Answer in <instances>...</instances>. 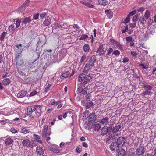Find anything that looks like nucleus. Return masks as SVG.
Segmentation results:
<instances>
[{
    "label": "nucleus",
    "mask_w": 156,
    "mask_h": 156,
    "mask_svg": "<svg viewBox=\"0 0 156 156\" xmlns=\"http://www.w3.org/2000/svg\"><path fill=\"white\" fill-rule=\"evenodd\" d=\"M93 75L92 74L86 75L85 74L81 73L78 76V80L80 82H81L83 87H84L90 82L91 79L93 78Z\"/></svg>",
    "instance_id": "f257e3e1"
},
{
    "label": "nucleus",
    "mask_w": 156,
    "mask_h": 156,
    "mask_svg": "<svg viewBox=\"0 0 156 156\" xmlns=\"http://www.w3.org/2000/svg\"><path fill=\"white\" fill-rule=\"evenodd\" d=\"M13 22H14V23L11 24L8 28L10 32H12L14 31H17L18 30L17 28L20 26L21 20L19 19H16L14 20Z\"/></svg>",
    "instance_id": "f03ea898"
},
{
    "label": "nucleus",
    "mask_w": 156,
    "mask_h": 156,
    "mask_svg": "<svg viewBox=\"0 0 156 156\" xmlns=\"http://www.w3.org/2000/svg\"><path fill=\"white\" fill-rule=\"evenodd\" d=\"M111 130H112V126H110L109 127L107 126H105L102 128L101 130V134L102 136H104L108 133L111 132Z\"/></svg>",
    "instance_id": "7ed1b4c3"
},
{
    "label": "nucleus",
    "mask_w": 156,
    "mask_h": 156,
    "mask_svg": "<svg viewBox=\"0 0 156 156\" xmlns=\"http://www.w3.org/2000/svg\"><path fill=\"white\" fill-rule=\"evenodd\" d=\"M125 138L124 137L121 136L117 139L116 143L120 146H122L125 143Z\"/></svg>",
    "instance_id": "20e7f679"
},
{
    "label": "nucleus",
    "mask_w": 156,
    "mask_h": 156,
    "mask_svg": "<svg viewBox=\"0 0 156 156\" xmlns=\"http://www.w3.org/2000/svg\"><path fill=\"white\" fill-rule=\"evenodd\" d=\"M30 142L28 139H24L22 142V145L24 147H32L33 146L30 144Z\"/></svg>",
    "instance_id": "39448f33"
},
{
    "label": "nucleus",
    "mask_w": 156,
    "mask_h": 156,
    "mask_svg": "<svg viewBox=\"0 0 156 156\" xmlns=\"http://www.w3.org/2000/svg\"><path fill=\"white\" fill-rule=\"evenodd\" d=\"M106 49L103 47V45H100L99 48V55L100 56H103L106 52Z\"/></svg>",
    "instance_id": "423d86ee"
},
{
    "label": "nucleus",
    "mask_w": 156,
    "mask_h": 156,
    "mask_svg": "<svg viewBox=\"0 0 156 156\" xmlns=\"http://www.w3.org/2000/svg\"><path fill=\"white\" fill-rule=\"evenodd\" d=\"M119 147L116 142H112L110 146V148L111 150L115 151L117 150Z\"/></svg>",
    "instance_id": "0eeeda50"
},
{
    "label": "nucleus",
    "mask_w": 156,
    "mask_h": 156,
    "mask_svg": "<svg viewBox=\"0 0 156 156\" xmlns=\"http://www.w3.org/2000/svg\"><path fill=\"white\" fill-rule=\"evenodd\" d=\"M145 151V149L143 146H140L136 150V153L138 155H141L143 154Z\"/></svg>",
    "instance_id": "6e6552de"
},
{
    "label": "nucleus",
    "mask_w": 156,
    "mask_h": 156,
    "mask_svg": "<svg viewBox=\"0 0 156 156\" xmlns=\"http://www.w3.org/2000/svg\"><path fill=\"white\" fill-rule=\"evenodd\" d=\"M32 20L30 17H26L22 19V25L23 26L25 27L28 23L31 21Z\"/></svg>",
    "instance_id": "1a4fd4ad"
},
{
    "label": "nucleus",
    "mask_w": 156,
    "mask_h": 156,
    "mask_svg": "<svg viewBox=\"0 0 156 156\" xmlns=\"http://www.w3.org/2000/svg\"><path fill=\"white\" fill-rule=\"evenodd\" d=\"M36 150L38 154L40 155L43 154L44 153V149L40 146H37Z\"/></svg>",
    "instance_id": "9d476101"
},
{
    "label": "nucleus",
    "mask_w": 156,
    "mask_h": 156,
    "mask_svg": "<svg viewBox=\"0 0 156 156\" xmlns=\"http://www.w3.org/2000/svg\"><path fill=\"white\" fill-rule=\"evenodd\" d=\"M96 57L95 55H93L91 56L90 59L89 60L88 63L90 65L93 66L94 64L96 62Z\"/></svg>",
    "instance_id": "9b49d317"
},
{
    "label": "nucleus",
    "mask_w": 156,
    "mask_h": 156,
    "mask_svg": "<svg viewBox=\"0 0 156 156\" xmlns=\"http://www.w3.org/2000/svg\"><path fill=\"white\" fill-rule=\"evenodd\" d=\"M121 126L119 125L115 126V127H113L112 126V130L111 131L112 133H115L119 131V130L121 128Z\"/></svg>",
    "instance_id": "f8f14e48"
},
{
    "label": "nucleus",
    "mask_w": 156,
    "mask_h": 156,
    "mask_svg": "<svg viewBox=\"0 0 156 156\" xmlns=\"http://www.w3.org/2000/svg\"><path fill=\"white\" fill-rule=\"evenodd\" d=\"M109 122V119L107 117L103 118L101 121L100 123L102 124L106 125Z\"/></svg>",
    "instance_id": "ddd939ff"
},
{
    "label": "nucleus",
    "mask_w": 156,
    "mask_h": 156,
    "mask_svg": "<svg viewBox=\"0 0 156 156\" xmlns=\"http://www.w3.org/2000/svg\"><path fill=\"white\" fill-rule=\"evenodd\" d=\"M27 92L24 91H21L19 93L16 94V96L19 98H21L25 96Z\"/></svg>",
    "instance_id": "4468645a"
},
{
    "label": "nucleus",
    "mask_w": 156,
    "mask_h": 156,
    "mask_svg": "<svg viewBox=\"0 0 156 156\" xmlns=\"http://www.w3.org/2000/svg\"><path fill=\"white\" fill-rule=\"evenodd\" d=\"M93 66L92 65H90L88 63H86L83 69V72L85 73L87 72L92 68Z\"/></svg>",
    "instance_id": "2eb2a0df"
},
{
    "label": "nucleus",
    "mask_w": 156,
    "mask_h": 156,
    "mask_svg": "<svg viewBox=\"0 0 156 156\" xmlns=\"http://www.w3.org/2000/svg\"><path fill=\"white\" fill-rule=\"evenodd\" d=\"M30 3V0H27L20 7V10L22 11L24 10L25 7L28 6Z\"/></svg>",
    "instance_id": "dca6fc26"
},
{
    "label": "nucleus",
    "mask_w": 156,
    "mask_h": 156,
    "mask_svg": "<svg viewBox=\"0 0 156 156\" xmlns=\"http://www.w3.org/2000/svg\"><path fill=\"white\" fill-rule=\"evenodd\" d=\"M61 27L60 25V23H55L53 24L52 26V29H57L58 30H59L61 29Z\"/></svg>",
    "instance_id": "f3484780"
},
{
    "label": "nucleus",
    "mask_w": 156,
    "mask_h": 156,
    "mask_svg": "<svg viewBox=\"0 0 156 156\" xmlns=\"http://www.w3.org/2000/svg\"><path fill=\"white\" fill-rule=\"evenodd\" d=\"M13 140L10 137L7 138L5 141V144L6 145H11L13 142Z\"/></svg>",
    "instance_id": "a211bd4d"
},
{
    "label": "nucleus",
    "mask_w": 156,
    "mask_h": 156,
    "mask_svg": "<svg viewBox=\"0 0 156 156\" xmlns=\"http://www.w3.org/2000/svg\"><path fill=\"white\" fill-rule=\"evenodd\" d=\"M96 116L95 113H92L90 114L89 116V122H92V121H95V120Z\"/></svg>",
    "instance_id": "6ab92c4d"
},
{
    "label": "nucleus",
    "mask_w": 156,
    "mask_h": 156,
    "mask_svg": "<svg viewBox=\"0 0 156 156\" xmlns=\"http://www.w3.org/2000/svg\"><path fill=\"white\" fill-rule=\"evenodd\" d=\"M48 129V126L47 125H45L44 126L43 129V132L42 134V136L44 138H45L47 136Z\"/></svg>",
    "instance_id": "aec40b11"
},
{
    "label": "nucleus",
    "mask_w": 156,
    "mask_h": 156,
    "mask_svg": "<svg viewBox=\"0 0 156 156\" xmlns=\"http://www.w3.org/2000/svg\"><path fill=\"white\" fill-rule=\"evenodd\" d=\"M80 3L85 5L88 7L93 8L94 6L93 5H92L87 2L80 1Z\"/></svg>",
    "instance_id": "412c9836"
},
{
    "label": "nucleus",
    "mask_w": 156,
    "mask_h": 156,
    "mask_svg": "<svg viewBox=\"0 0 156 156\" xmlns=\"http://www.w3.org/2000/svg\"><path fill=\"white\" fill-rule=\"evenodd\" d=\"M101 128L100 124L99 123H95L93 125V128L95 131H98Z\"/></svg>",
    "instance_id": "4be33fe9"
},
{
    "label": "nucleus",
    "mask_w": 156,
    "mask_h": 156,
    "mask_svg": "<svg viewBox=\"0 0 156 156\" xmlns=\"http://www.w3.org/2000/svg\"><path fill=\"white\" fill-rule=\"evenodd\" d=\"M70 74V72L69 71H67L66 72L63 73L62 75L60 76V78L61 79H63L65 78H66Z\"/></svg>",
    "instance_id": "5701e85b"
},
{
    "label": "nucleus",
    "mask_w": 156,
    "mask_h": 156,
    "mask_svg": "<svg viewBox=\"0 0 156 156\" xmlns=\"http://www.w3.org/2000/svg\"><path fill=\"white\" fill-rule=\"evenodd\" d=\"M83 49L84 52L87 53L89 52L90 48L88 44H85L83 47Z\"/></svg>",
    "instance_id": "b1692460"
},
{
    "label": "nucleus",
    "mask_w": 156,
    "mask_h": 156,
    "mask_svg": "<svg viewBox=\"0 0 156 156\" xmlns=\"http://www.w3.org/2000/svg\"><path fill=\"white\" fill-rule=\"evenodd\" d=\"M142 87L144 89L146 90H152L153 87L149 85L145 84Z\"/></svg>",
    "instance_id": "393cba45"
},
{
    "label": "nucleus",
    "mask_w": 156,
    "mask_h": 156,
    "mask_svg": "<svg viewBox=\"0 0 156 156\" xmlns=\"http://www.w3.org/2000/svg\"><path fill=\"white\" fill-rule=\"evenodd\" d=\"M106 13L107 17L109 19L111 18L113 16V13L112 12L109 10H106L105 11Z\"/></svg>",
    "instance_id": "a878e982"
},
{
    "label": "nucleus",
    "mask_w": 156,
    "mask_h": 156,
    "mask_svg": "<svg viewBox=\"0 0 156 156\" xmlns=\"http://www.w3.org/2000/svg\"><path fill=\"white\" fill-rule=\"evenodd\" d=\"M98 2L100 5L103 6H105L108 3V2L106 0H98Z\"/></svg>",
    "instance_id": "bb28decb"
},
{
    "label": "nucleus",
    "mask_w": 156,
    "mask_h": 156,
    "mask_svg": "<svg viewBox=\"0 0 156 156\" xmlns=\"http://www.w3.org/2000/svg\"><path fill=\"white\" fill-rule=\"evenodd\" d=\"M51 23V20L49 19H46L43 22V24L45 26H48Z\"/></svg>",
    "instance_id": "cd10ccee"
},
{
    "label": "nucleus",
    "mask_w": 156,
    "mask_h": 156,
    "mask_svg": "<svg viewBox=\"0 0 156 156\" xmlns=\"http://www.w3.org/2000/svg\"><path fill=\"white\" fill-rule=\"evenodd\" d=\"M125 151L122 149L119 151L117 156H124L125 154Z\"/></svg>",
    "instance_id": "c85d7f7f"
},
{
    "label": "nucleus",
    "mask_w": 156,
    "mask_h": 156,
    "mask_svg": "<svg viewBox=\"0 0 156 156\" xmlns=\"http://www.w3.org/2000/svg\"><path fill=\"white\" fill-rule=\"evenodd\" d=\"M10 80L9 78L4 79L3 81V83L4 85L6 86L10 83Z\"/></svg>",
    "instance_id": "c756f323"
},
{
    "label": "nucleus",
    "mask_w": 156,
    "mask_h": 156,
    "mask_svg": "<svg viewBox=\"0 0 156 156\" xmlns=\"http://www.w3.org/2000/svg\"><path fill=\"white\" fill-rule=\"evenodd\" d=\"M50 58L52 62H55L57 60V56L54 55H50Z\"/></svg>",
    "instance_id": "7c9ffc66"
},
{
    "label": "nucleus",
    "mask_w": 156,
    "mask_h": 156,
    "mask_svg": "<svg viewBox=\"0 0 156 156\" xmlns=\"http://www.w3.org/2000/svg\"><path fill=\"white\" fill-rule=\"evenodd\" d=\"M150 12L148 10H146L144 15V17L146 19H148L150 16Z\"/></svg>",
    "instance_id": "2f4dec72"
},
{
    "label": "nucleus",
    "mask_w": 156,
    "mask_h": 156,
    "mask_svg": "<svg viewBox=\"0 0 156 156\" xmlns=\"http://www.w3.org/2000/svg\"><path fill=\"white\" fill-rule=\"evenodd\" d=\"M88 38V36L86 34H83L81 36L80 38H79V40H85L86 39Z\"/></svg>",
    "instance_id": "473e14b6"
},
{
    "label": "nucleus",
    "mask_w": 156,
    "mask_h": 156,
    "mask_svg": "<svg viewBox=\"0 0 156 156\" xmlns=\"http://www.w3.org/2000/svg\"><path fill=\"white\" fill-rule=\"evenodd\" d=\"M93 103L92 101L87 102L85 105V107L86 109L90 108L93 105Z\"/></svg>",
    "instance_id": "72a5a7b5"
},
{
    "label": "nucleus",
    "mask_w": 156,
    "mask_h": 156,
    "mask_svg": "<svg viewBox=\"0 0 156 156\" xmlns=\"http://www.w3.org/2000/svg\"><path fill=\"white\" fill-rule=\"evenodd\" d=\"M32 108L31 107H29L27 108V113L28 115H31L33 112Z\"/></svg>",
    "instance_id": "f704fd0d"
},
{
    "label": "nucleus",
    "mask_w": 156,
    "mask_h": 156,
    "mask_svg": "<svg viewBox=\"0 0 156 156\" xmlns=\"http://www.w3.org/2000/svg\"><path fill=\"white\" fill-rule=\"evenodd\" d=\"M115 45L119 50H121L122 49V46L119 42L118 41Z\"/></svg>",
    "instance_id": "c9c22d12"
},
{
    "label": "nucleus",
    "mask_w": 156,
    "mask_h": 156,
    "mask_svg": "<svg viewBox=\"0 0 156 156\" xmlns=\"http://www.w3.org/2000/svg\"><path fill=\"white\" fill-rule=\"evenodd\" d=\"M21 132L23 133L26 134L29 133L30 132V131L28 129L23 128L21 129Z\"/></svg>",
    "instance_id": "e433bc0d"
},
{
    "label": "nucleus",
    "mask_w": 156,
    "mask_h": 156,
    "mask_svg": "<svg viewBox=\"0 0 156 156\" xmlns=\"http://www.w3.org/2000/svg\"><path fill=\"white\" fill-rule=\"evenodd\" d=\"M7 34V33L5 32H3L0 38V40L2 41L3 39L6 36Z\"/></svg>",
    "instance_id": "4c0bfd02"
},
{
    "label": "nucleus",
    "mask_w": 156,
    "mask_h": 156,
    "mask_svg": "<svg viewBox=\"0 0 156 156\" xmlns=\"http://www.w3.org/2000/svg\"><path fill=\"white\" fill-rule=\"evenodd\" d=\"M139 14H136L133 17L132 21L134 22H136L139 19Z\"/></svg>",
    "instance_id": "58836bf2"
},
{
    "label": "nucleus",
    "mask_w": 156,
    "mask_h": 156,
    "mask_svg": "<svg viewBox=\"0 0 156 156\" xmlns=\"http://www.w3.org/2000/svg\"><path fill=\"white\" fill-rule=\"evenodd\" d=\"M51 150L53 152L56 154L59 153L61 151V150L60 149H57L54 148H52Z\"/></svg>",
    "instance_id": "ea45409f"
},
{
    "label": "nucleus",
    "mask_w": 156,
    "mask_h": 156,
    "mask_svg": "<svg viewBox=\"0 0 156 156\" xmlns=\"http://www.w3.org/2000/svg\"><path fill=\"white\" fill-rule=\"evenodd\" d=\"M89 89L87 87H85L83 89H82L81 93L83 95H85L87 93V91Z\"/></svg>",
    "instance_id": "a19ab883"
},
{
    "label": "nucleus",
    "mask_w": 156,
    "mask_h": 156,
    "mask_svg": "<svg viewBox=\"0 0 156 156\" xmlns=\"http://www.w3.org/2000/svg\"><path fill=\"white\" fill-rule=\"evenodd\" d=\"M60 25L62 26L61 29L62 28H66L67 27H69L70 26L69 25H68L67 24L64 23H63L61 24H60Z\"/></svg>",
    "instance_id": "79ce46f5"
},
{
    "label": "nucleus",
    "mask_w": 156,
    "mask_h": 156,
    "mask_svg": "<svg viewBox=\"0 0 156 156\" xmlns=\"http://www.w3.org/2000/svg\"><path fill=\"white\" fill-rule=\"evenodd\" d=\"M127 43H129L132 41L133 38L131 36H129L126 38Z\"/></svg>",
    "instance_id": "37998d69"
},
{
    "label": "nucleus",
    "mask_w": 156,
    "mask_h": 156,
    "mask_svg": "<svg viewBox=\"0 0 156 156\" xmlns=\"http://www.w3.org/2000/svg\"><path fill=\"white\" fill-rule=\"evenodd\" d=\"M139 21L142 25L144 23V20L143 16H141L139 18Z\"/></svg>",
    "instance_id": "c03bdc74"
},
{
    "label": "nucleus",
    "mask_w": 156,
    "mask_h": 156,
    "mask_svg": "<svg viewBox=\"0 0 156 156\" xmlns=\"http://www.w3.org/2000/svg\"><path fill=\"white\" fill-rule=\"evenodd\" d=\"M120 53V52L118 50H115L113 52L112 54L114 55L115 56H119V55Z\"/></svg>",
    "instance_id": "a18cd8bd"
},
{
    "label": "nucleus",
    "mask_w": 156,
    "mask_h": 156,
    "mask_svg": "<svg viewBox=\"0 0 156 156\" xmlns=\"http://www.w3.org/2000/svg\"><path fill=\"white\" fill-rule=\"evenodd\" d=\"M86 58V56L85 55H83L81 57V59L80 61V62L81 64H82L84 62Z\"/></svg>",
    "instance_id": "49530a36"
},
{
    "label": "nucleus",
    "mask_w": 156,
    "mask_h": 156,
    "mask_svg": "<svg viewBox=\"0 0 156 156\" xmlns=\"http://www.w3.org/2000/svg\"><path fill=\"white\" fill-rule=\"evenodd\" d=\"M151 93L150 90H146V91L142 93V94L143 96H145L147 95H149Z\"/></svg>",
    "instance_id": "de8ad7c7"
},
{
    "label": "nucleus",
    "mask_w": 156,
    "mask_h": 156,
    "mask_svg": "<svg viewBox=\"0 0 156 156\" xmlns=\"http://www.w3.org/2000/svg\"><path fill=\"white\" fill-rule=\"evenodd\" d=\"M130 17L128 15L126 18L124 20V21L123 23H125V24L128 23L130 20Z\"/></svg>",
    "instance_id": "09e8293b"
},
{
    "label": "nucleus",
    "mask_w": 156,
    "mask_h": 156,
    "mask_svg": "<svg viewBox=\"0 0 156 156\" xmlns=\"http://www.w3.org/2000/svg\"><path fill=\"white\" fill-rule=\"evenodd\" d=\"M52 85L51 84H48L47 85L45 88V91L46 92H48L50 89L51 87H52Z\"/></svg>",
    "instance_id": "8fccbe9b"
},
{
    "label": "nucleus",
    "mask_w": 156,
    "mask_h": 156,
    "mask_svg": "<svg viewBox=\"0 0 156 156\" xmlns=\"http://www.w3.org/2000/svg\"><path fill=\"white\" fill-rule=\"evenodd\" d=\"M153 22V20L151 19H149L148 20V22L147 23V24L148 26H150L151 25Z\"/></svg>",
    "instance_id": "3c124183"
},
{
    "label": "nucleus",
    "mask_w": 156,
    "mask_h": 156,
    "mask_svg": "<svg viewBox=\"0 0 156 156\" xmlns=\"http://www.w3.org/2000/svg\"><path fill=\"white\" fill-rule=\"evenodd\" d=\"M128 29V27L127 25L126 26H124L122 28V33H125Z\"/></svg>",
    "instance_id": "603ef678"
},
{
    "label": "nucleus",
    "mask_w": 156,
    "mask_h": 156,
    "mask_svg": "<svg viewBox=\"0 0 156 156\" xmlns=\"http://www.w3.org/2000/svg\"><path fill=\"white\" fill-rule=\"evenodd\" d=\"M46 15L47 14L46 13H43L40 15V17L41 19L45 18L46 16Z\"/></svg>",
    "instance_id": "864d4df0"
},
{
    "label": "nucleus",
    "mask_w": 156,
    "mask_h": 156,
    "mask_svg": "<svg viewBox=\"0 0 156 156\" xmlns=\"http://www.w3.org/2000/svg\"><path fill=\"white\" fill-rule=\"evenodd\" d=\"M139 66L142 68L145 69H147L148 68V66L147 65H144L143 64H140L139 65Z\"/></svg>",
    "instance_id": "5fc2aeb1"
},
{
    "label": "nucleus",
    "mask_w": 156,
    "mask_h": 156,
    "mask_svg": "<svg viewBox=\"0 0 156 156\" xmlns=\"http://www.w3.org/2000/svg\"><path fill=\"white\" fill-rule=\"evenodd\" d=\"M2 62H3V64H4V58L2 55H0V64Z\"/></svg>",
    "instance_id": "6e6d98bb"
},
{
    "label": "nucleus",
    "mask_w": 156,
    "mask_h": 156,
    "mask_svg": "<svg viewBox=\"0 0 156 156\" xmlns=\"http://www.w3.org/2000/svg\"><path fill=\"white\" fill-rule=\"evenodd\" d=\"M110 41L113 44L115 45L117 42L118 41L113 39H111L110 40Z\"/></svg>",
    "instance_id": "4d7b16f0"
},
{
    "label": "nucleus",
    "mask_w": 156,
    "mask_h": 156,
    "mask_svg": "<svg viewBox=\"0 0 156 156\" xmlns=\"http://www.w3.org/2000/svg\"><path fill=\"white\" fill-rule=\"evenodd\" d=\"M82 147L81 146L77 147L76 148V152L79 153H80L81 151Z\"/></svg>",
    "instance_id": "13d9d810"
},
{
    "label": "nucleus",
    "mask_w": 156,
    "mask_h": 156,
    "mask_svg": "<svg viewBox=\"0 0 156 156\" xmlns=\"http://www.w3.org/2000/svg\"><path fill=\"white\" fill-rule=\"evenodd\" d=\"M136 10H135L134 11H133L131 12L128 15L130 17L131 16L134 15L136 12Z\"/></svg>",
    "instance_id": "bf43d9fd"
},
{
    "label": "nucleus",
    "mask_w": 156,
    "mask_h": 156,
    "mask_svg": "<svg viewBox=\"0 0 156 156\" xmlns=\"http://www.w3.org/2000/svg\"><path fill=\"white\" fill-rule=\"evenodd\" d=\"M39 16V13L34 14L33 16V19L34 20H37Z\"/></svg>",
    "instance_id": "052dcab7"
},
{
    "label": "nucleus",
    "mask_w": 156,
    "mask_h": 156,
    "mask_svg": "<svg viewBox=\"0 0 156 156\" xmlns=\"http://www.w3.org/2000/svg\"><path fill=\"white\" fill-rule=\"evenodd\" d=\"M8 122V120L7 119L4 120H0V123H1L2 125H4Z\"/></svg>",
    "instance_id": "680f3d73"
},
{
    "label": "nucleus",
    "mask_w": 156,
    "mask_h": 156,
    "mask_svg": "<svg viewBox=\"0 0 156 156\" xmlns=\"http://www.w3.org/2000/svg\"><path fill=\"white\" fill-rule=\"evenodd\" d=\"M37 92L36 90H34L33 92L30 93V96L31 97L34 96L37 93Z\"/></svg>",
    "instance_id": "e2e57ef3"
},
{
    "label": "nucleus",
    "mask_w": 156,
    "mask_h": 156,
    "mask_svg": "<svg viewBox=\"0 0 156 156\" xmlns=\"http://www.w3.org/2000/svg\"><path fill=\"white\" fill-rule=\"evenodd\" d=\"M129 61V59L128 58H127L126 57L124 56V58L123 59L122 62L124 63H126V62H128Z\"/></svg>",
    "instance_id": "0e129e2a"
},
{
    "label": "nucleus",
    "mask_w": 156,
    "mask_h": 156,
    "mask_svg": "<svg viewBox=\"0 0 156 156\" xmlns=\"http://www.w3.org/2000/svg\"><path fill=\"white\" fill-rule=\"evenodd\" d=\"M113 50L112 48H109L108 50V51L107 52V55H110L111 53L113 52Z\"/></svg>",
    "instance_id": "69168bd1"
},
{
    "label": "nucleus",
    "mask_w": 156,
    "mask_h": 156,
    "mask_svg": "<svg viewBox=\"0 0 156 156\" xmlns=\"http://www.w3.org/2000/svg\"><path fill=\"white\" fill-rule=\"evenodd\" d=\"M39 107V108L40 107V105H34V107H33L32 108V110H33V112L34 111H35L37 108H36V107Z\"/></svg>",
    "instance_id": "338daca9"
},
{
    "label": "nucleus",
    "mask_w": 156,
    "mask_h": 156,
    "mask_svg": "<svg viewBox=\"0 0 156 156\" xmlns=\"http://www.w3.org/2000/svg\"><path fill=\"white\" fill-rule=\"evenodd\" d=\"M83 88L81 87H78L76 91V92L77 94H79L81 93Z\"/></svg>",
    "instance_id": "774afa93"
}]
</instances>
